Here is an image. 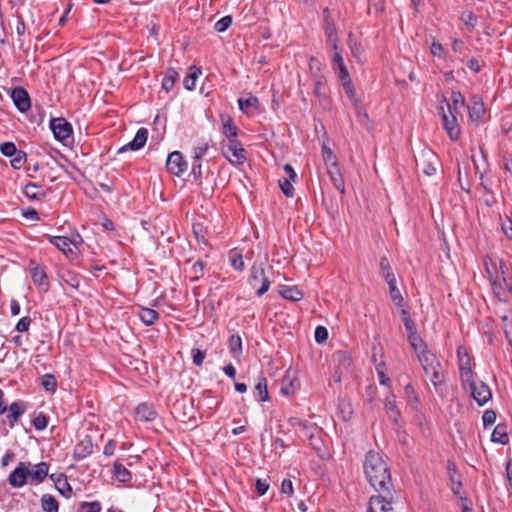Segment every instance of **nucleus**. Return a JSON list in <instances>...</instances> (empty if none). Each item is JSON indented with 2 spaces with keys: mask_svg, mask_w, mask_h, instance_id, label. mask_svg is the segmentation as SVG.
I'll list each match as a JSON object with an SVG mask.
<instances>
[{
  "mask_svg": "<svg viewBox=\"0 0 512 512\" xmlns=\"http://www.w3.org/2000/svg\"><path fill=\"white\" fill-rule=\"evenodd\" d=\"M364 474L370 485L379 492L369 501L368 512H392V480L387 462L382 455L370 450L363 463Z\"/></svg>",
  "mask_w": 512,
  "mask_h": 512,
  "instance_id": "obj_1",
  "label": "nucleus"
},
{
  "mask_svg": "<svg viewBox=\"0 0 512 512\" xmlns=\"http://www.w3.org/2000/svg\"><path fill=\"white\" fill-rule=\"evenodd\" d=\"M418 361L422 366L424 374L429 377L436 392L439 395H442L443 387L445 386V377L440 360L431 351L426 352V354L419 355Z\"/></svg>",
  "mask_w": 512,
  "mask_h": 512,
  "instance_id": "obj_2",
  "label": "nucleus"
},
{
  "mask_svg": "<svg viewBox=\"0 0 512 512\" xmlns=\"http://www.w3.org/2000/svg\"><path fill=\"white\" fill-rule=\"evenodd\" d=\"M221 151L231 164L241 165L246 161V151L237 139L223 140Z\"/></svg>",
  "mask_w": 512,
  "mask_h": 512,
  "instance_id": "obj_3",
  "label": "nucleus"
},
{
  "mask_svg": "<svg viewBox=\"0 0 512 512\" xmlns=\"http://www.w3.org/2000/svg\"><path fill=\"white\" fill-rule=\"evenodd\" d=\"M249 283L256 289L257 296H262L269 290L271 282L265 275L263 263H254L252 265L250 268Z\"/></svg>",
  "mask_w": 512,
  "mask_h": 512,
  "instance_id": "obj_4",
  "label": "nucleus"
},
{
  "mask_svg": "<svg viewBox=\"0 0 512 512\" xmlns=\"http://www.w3.org/2000/svg\"><path fill=\"white\" fill-rule=\"evenodd\" d=\"M457 358L461 385L463 389L466 390L467 383L471 382L472 378L475 377L471 367V358L467 350L462 346L457 348Z\"/></svg>",
  "mask_w": 512,
  "mask_h": 512,
  "instance_id": "obj_5",
  "label": "nucleus"
},
{
  "mask_svg": "<svg viewBox=\"0 0 512 512\" xmlns=\"http://www.w3.org/2000/svg\"><path fill=\"white\" fill-rule=\"evenodd\" d=\"M470 391L472 398L478 405L483 406L492 398V392L489 386L483 381H475L472 378L471 382L467 383V389Z\"/></svg>",
  "mask_w": 512,
  "mask_h": 512,
  "instance_id": "obj_6",
  "label": "nucleus"
},
{
  "mask_svg": "<svg viewBox=\"0 0 512 512\" xmlns=\"http://www.w3.org/2000/svg\"><path fill=\"white\" fill-rule=\"evenodd\" d=\"M50 128L54 137L60 142H65L71 138L73 133L72 125L63 117L51 119Z\"/></svg>",
  "mask_w": 512,
  "mask_h": 512,
  "instance_id": "obj_7",
  "label": "nucleus"
},
{
  "mask_svg": "<svg viewBox=\"0 0 512 512\" xmlns=\"http://www.w3.org/2000/svg\"><path fill=\"white\" fill-rule=\"evenodd\" d=\"M437 155L430 149L423 150L420 157L416 159V167L424 174L431 176L436 172Z\"/></svg>",
  "mask_w": 512,
  "mask_h": 512,
  "instance_id": "obj_8",
  "label": "nucleus"
},
{
  "mask_svg": "<svg viewBox=\"0 0 512 512\" xmlns=\"http://www.w3.org/2000/svg\"><path fill=\"white\" fill-rule=\"evenodd\" d=\"M187 162L179 151H174L168 155L166 161L167 171L173 175L180 176L187 170Z\"/></svg>",
  "mask_w": 512,
  "mask_h": 512,
  "instance_id": "obj_9",
  "label": "nucleus"
},
{
  "mask_svg": "<svg viewBox=\"0 0 512 512\" xmlns=\"http://www.w3.org/2000/svg\"><path fill=\"white\" fill-rule=\"evenodd\" d=\"M29 465L30 464L20 462L18 466L10 473L8 481L11 486L20 488L26 484L29 474Z\"/></svg>",
  "mask_w": 512,
  "mask_h": 512,
  "instance_id": "obj_10",
  "label": "nucleus"
},
{
  "mask_svg": "<svg viewBox=\"0 0 512 512\" xmlns=\"http://www.w3.org/2000/svg\"><path fill=\"white\" fill-rule=\"evenodd\" d=\"M11 98L20 112L25 113L30 109L31 99L28 92L23 87H15L12 89Z\"/></svg>",
  "mask_w": 512,
  "mask_h": 512,
  "instance_id": "obj_11",
  "label": "nucleus"
},
{
  "mask_svg": "<svg viewBox=\"0 0 512 512\" xmlns=\"http://www.w3.org/2000/svg\"><path fill=\"white\" fill-rule=\"evenodd\" d=\"M34 265V262L30 263L31 278L35 285L38 286L40 292H47L49 289L48 277L44 269L38 265Z\"/></svg>",
  "mask_w": 512,
  "mask_h": 512,
  "instance_id": "obj_12",
  "label": "nucleus"
},
{
  "mask_svg": "<svg viewBox=\"0 0 512 512\" xmlns=\"http://www.w3.org/2000/svg\"><path fill=\"white\" fill-rule=\"evenodd\" d=\"M148 138V130L146 128H140L136 132V135L134 136L133 140L127 143L126 145L122 146L118 153L125 152L127 150L136 151L144 147L146 144Z\"/></svg>",
  "mask_w": 512,
  "mask_h": 512,
  "instance_id": "obj_13",
  "label": "nucleus"
},
{
  "mask_svg": "<svg viewBox=\"0 0 512 512\" xmlns=\"http://www.w3.org/2000/svg\"><path fill=\"white\" fill-rule=\"evenodd\" d=\"M442 111V123L447 131L450 139L457 140L460 135V129L457 125V119L456 117L450 112V115H447L444 111V108H440Z\"/></svg>",
  "mask_w": 512,
  "mask_h": 512,
  "instance_id": "obj_14",
  "label": "nucleus"
},
{
  "mask_svg": "<svg viewBox=\"0 0 512 512\" xmlns=\"http://www.w3.org/2000/svg\"><path fill=\"white\" fill-rule=\"evenodd\" d=\"M156 416L157 412L154 407L147 403H141L135 409V417L139 421L151 422L156 418Z\"/></svg>",
  "mask_w": 512,
  "mask_h": 512,
  "instance_id": "obj_15",
  "label": "nucleus"
},
{
  "mask_svg": "<svg viewBox=\"0 0 512 512\" xmlns=\"http://www.w3.org/2000/svg\"><path fill=\"white\" fill-rule=\"evenodd\" d=\"M50 479L54 482L55 488L65 498H70L73 491L67 478L63 474H51Z\"/></svg>",
  "mask_w": 512,
  "mask_h": 512,
  "instance_id": "obj_16",
  "label": "nucleus"
},
{
  "mask_svg": "<svg viewBox=\"0 0 512 512\" xmlns=\"http://www.w3.org/2000/svg\"><path fill=\"white\" fill-rule=\"evenodd\" d=\"M48 240L51 244L56 246L59 250H61L65 255H73L75 254L72 248V241L65 236H48Z\"/></svg>",
  "mask_w": 512,
  "mask_h": 512,
  "instance_id": "obj_17",
  "label": "nucleus"
},
{
  "mask_svg": "<svg viewBox=\"0 0 512 512\" xmlns=\"http://www.w3.org/2000/svg\"><path fill=\"white\" fill-rule=\"evenodd\" d=\"M407 338L411 347L416 353L417 358H419V355L426 354V352H431L421 337L417 334V330L408 332Z\"/></svg>",
  "mask_w": 512,
  "mask_h": 512,
  "instance_id": "obj_18",
  "label": "nucleus"
},
{
  "mask_svg": "<svg viewBox=\"0 0 512 512\" xmlns=\"http://www.w3.org/2000/svg\"><path fill=\"white\" fill-rule=\"evenodd\" d=\"M93 452V443L90 437L77 443L74 447V457L77 460H82L88 457Z\"/></svg>",
  "mask_w": 512,
  "mask_h": 512,
  "instance_id": "obj_19",
  "label": "nucleus"
},
{
  "mask_svg": "<svg viewBox=\"0 0 512 512\" xmlns=\"http://www.w3.org/2000/svg\"><path fill=\"white\" fill-rule=\"evenodd\" d=\"M327 172H328V174L330 176V179H331L334 187L341 194H344L345 193V184H344V179L342 177V174H341V171H340V168H339L338 164L332 165V166H328L327 167Z\"/></svg>",
  "mask_w": 512,
  "mask_h": 512,
  "instance_id": "obj_20",
  "label": "nucleus"
},
{
  "mask_svg": "<svg viewBox=\"0 0 512 512\" xmlns=\"http://www.w3.org/2000/svg\"><path fill=\"white\" fill-rule=\"evenodd\" d=\"M395 398V395L390 391L389 394L385 397L384 406L388 417L394 423H397L398 418L400 416V412L397 408Z\"/></svg>",
  "mask_w": 512,
  "mask_h": 512,
  "instance_id": "obj_21",
  "label": "nucleus"
},
{
  "mask_svg": "<svg viewBox=\"0 0 512 512\" xmlns=\"http://www.w3.org/2000/svg\"><path fill=\"white\" fill-rule=\"evenodd\" d=\"M387 284L389 286V295L393 303L397 306H404V298L401 295L400 290L396 286V278H392L391 275H387Z\"/></svg>",
  "mask_w": 512,
  "mask_h": 512,
  "instance_id": "obj_22",
  "label": "nucleus"
},
{
  "mask_svg": "<svg viewBox=\"0 0 512 512\" xmlns=\"http://www.w3.org/2000/svg\"><path fill=\"white\" fill-rule=\"evenodd\" d=\"M113 476L121 483H128L132 479L131 472L119 461L114 462Z\"/></svg>",
  "mask_w": 512,
  "mask_h": 512,
  "instance_id": "obj_23",
  "label": "nucleus"
},
{
  "mask_svg": "<svg viewBox=\"0 0 512 512\" xmlns=\"http://www.w3.org/2000/svg\"><path fill=\"white\" fill-rule=\"evenodd\" d=\"M25 196L31 200H40L45 197L44 189L35 183H28L23 188Z\"/></svg>",
  "mask_w": 512,
  "mask_h": 512,
  "instance_id": "obj_24",
  "label": "nucleus"
},
{
  "mask_svg": "<svg viewBox=\"0 0 512 512\" xmlns=\"http://www.w3.org/2000/svg\"><path fill=\"white\" fill-rule=\"evenodd\" d=\"M491 441L494 443H499L502 445H506L509 443V436L507 432V427L504 424H498L491 435Z\"/></svg>",
  "mask_w": 512,
  "mask_h": 512,
  "instance_id": "obj_25",
  "label": "nucleus"
},
{
  "mask_svg": "<svg viewBox=\"0 0 512 512\" xmlns=\"http://www.w3.org/2000/svg\"><path fill=\"white\" fill-rule=\"evenodd\" d=\"M49 466L46 462H40L35 465L33 470H29L28 476H30L37 483H41L47 477Z\"/></svg>",
  "mask_w": 512,
  "mask_h": 512,
  "instance_id": "obj_26",
  "label": "nucleus"
},
{
  "mask_svg": "<svg viewBox=\"0 0 512 512\" xmlns=\"http://www.w3.org/2000/svg\"><path fill=\"white\" fill-rule=\"evenodd\" d=\"M255 398L260 402L269 400V394L267 390V380L265 377H259L254 387Z\"/></svg>",
  "mask_w": 512,
  "mask_h": 512,
  "instance_id": "obj_27",
  "label": "nucleus"
},
{
  "mask_svg": "<svg viewBox=\"0 0 512 512\" xmlns=\"http://www.w3.org/2000/svg\"><path fill=\"white\" fill-rule=\"evenodd\" d=\"M138 316L146 326H151L159 318L157 311L151 308L140 307Z\"/></svg>",
  "mask_w": 512,
  "mask_h": 512,
  "instance_id": "obj_28",
  "label": "nucleus"
},
{
  "mask_svg": "<svg viewBox=\"0 0 512 512\" xmlns=\"http://www.w3.org/2000/svg\"><path fill=\"white\" fill-rule=\"evenodd\" d=\"M223 134L226 140L236 139L238 135V128L234 125L233 120L229 116L222 117Z\"/></svg>",
  "mask_w": 512,
  "mask_h": 512,
  "instance_id": "obj_29",
  "label": "nucleus"
},
{
  "mask_svg": "<svg viewBox=\"0 0 512 512\" xmlns=\"http://www.w3.org/2000/svg\"><path fill=\"white\" fill-rule=\"evenodd\" d=\"M9 415L7 416L10 426L13 427L14 423L18 421L20 416L25 412V406L22 402H13L9 406Z\"/></svg>",
  "mask_w": 512,
  "mask_h": 512,
  "instance_id": "obj_30",
  "label": "nucleus"
},
{
  "mask_svg": "<svg viewBox=\"0 0 512 512\" xmlns=\"http://www.w3.org/2000/svg\"><path fill=\"white\" fill-rule=\"evenodd\" d=\"M313 93L324 107L329 104L327 99L326 86L321 78L315 79Z\"/></svg>",
  "mask_w": 512,
  "mask_h": 512,
  "instance_id": "obj_31",
  "label": "nucleus"
},
{
  "mask_svg": "<svg viewBox=\"0 0 512 512\" xmlns=\"http://www.w3.org/2000/svg\"><path fill=\"white\" fill-rule=\"evenodd\" d=\"M279 293L288 300L299 301L303 298V293L296 286H282Z\"/></svg>",
  "mask_w": 512,
  "mask_h": 512,
  "instance_id": "obj_32",
  "label": "nucleus"
},
{
  "mask_svg": "<svg viewBox=\"0 0 512 512\" xmlns=\"http://www.w3.org/2000/svg\"><path fill=\"white\" fill-rule=\"evenodd\" d=\"M41 507L45 512H58V501L50 494H44L41 498Z\"/></svg>",
  "mask_w": 512,
  "mask_h": 512,
  "instance_id": "obj_33",
  "label": "nucleus"
},
{
  "mask_svg": "<svg viewBox=\"0 0 512 512\" xmlns=\"http://www.w3.org/2000/svg\"><path fill=\"white\" fill-rule=\"evenodd\" d=\"M505 337L512 346V312L501 316Z\"/></svg>",
  "mask_w": 512,
  "mask_h": 512,
  "instance_id": "obj_34",
  "label": "nucleus"
},
{
  "mask_svg": "<svg viewBox=\"0 0 512 512\" xmlns=\"http://www.w3.org/2000/svg\"><path fill=\"white\" fill-rule=\"evenodd\" d=\"M178 73L174 69H168L163 80H162V88L169 92L175 84L176 77Z\"/></svg>",
  "mask_w": 512,
  "mask_h": 512,
  "instance_id": "obj_35",
  "label": "nucleus"
},
{
  "mask_svg": "<svg viewBox=\"0 0 512 512\" xmlns=\"http://www.w3.org/2000/svg\"><path fill=\"white\" fill-rule=\"evenodd\" d=\"M229 260L231 266L238 271H242L245 267L242 254L236 250H231L229 253Z\"/></svg>",
  "mask_w": 512,
  "mask_h": 512,
  "instance_id": "obj_36",
  "label": "nucleus"
},
{
  "mask_svg": "<svg viewBox=\"0 0 512 512\" xmlns=\"http://www.w3.org/2000/svg\"><path fill=\"white\" fill-rule=\"evenodd\" d=\"M191 72L188 76L185 77L183 85L187 90H192L195 88V82L198 76L201 74L200 69L195 66L190 68Z\"/></svg>",
  "mask_w": 512,
  "mask_h": 512,
  "instance_id": "obj_37",
  "label": "nucleus"
},
{
  "mask_svg": "<svg viewBox=\"0 0 512 512\" xmlns=\"http://www.w3.org/2000/svg\"><path fill=\"white\" fill-rule=\"evenodd\" d=\"M229 349L234 355H240L242 352V339L238 334H233L229 339Z\"/></svg>",
  "mask_w": 512,
  "mask_h": 512,
  "instance_id": "obj_38",
  "label": "nucleus"
},
{
  "mask_svg": "<svg viewBox=\"0 0 512 512\" xmlns=\"http://www.w3.org/2000/svg\"><path fill=\"white\" fill-rule=\"evenodd\" d=\"M400 315H401V319L404 323L405 329L407 330V333L415 331L416 325H415L414 321L412 320V318L410 317L409 311L405 308H402L400 311Z\"/></svg>",
  "mask_w": 512,
  "mask_h": 512,
  "instance_id": "obj_39",
  "label": "nucleus"
},
{
  "mask_svg": "<svg viewBox=\"0 0 512 512\" xmlns=\"http://www.w3.org/2000/svg\"><path fill=\"white\" fill-rule=\"evenodd\" d=\"M322 157L326 167L338 164L337 158L333 151L326 145H323L322 147Z\"/></svg>",
  "mask_w": 512,
  "mask_h": 512,
  "instance_id": "obj_40",
  "label": "nucleus"
},
{
  "mask_svg": "<svg viewBox=\"0 0 512 512\" xmlns=\"http://www.w3.org/2000/svg\"><path fill=\"white\" fill-rule=\"evenodd\" d=\"M484 114V107L482 103L475 102L469 107V116L472 121H478Z\"/></svg>",
  "mask_w": 512,
  "mask_h": 512,
  "instance_id": "obj_41",
  "label": "nucleus"
},
{
  "mask_svg": "<svg viewBox=\"0 0 512 512\" xmlns=\"http://www.w3.org/2000/svg\"><path fill=\"white\" fill-rule=\"evenodd\" d=\"M258 98L256 96H250L247 99L240 98L238 99V105L240 110L246 111L248 108H257L258 106Z\"/></svg>",
  "mask_w": 512,
  "mask_h": 512,
  "instance_id": "obj_42",
  "label": "nucleus"
},
{
  "mask_svg": "<svg viewBox=\"0 0 512 512\" xmlns=\"http://www.w3.org/2000/svg\"><path fill=\"white\" fill-rule=\"evenodd\" d=\"M205 264L202 260H197L191 267V281H198L203 276Z\"/></svg>",
  "mask_w": 512,
  "mask_h": 512,
  "instance_id": "obj_43",
  "label": "nucleus"
},
{
  "mask_svg": "<svg viewBox=\"0 0 512 512\" xmlns=\"http://www.w3.org/2000/svg\"><path fill=\"white\" fill-rule=\"evenodd\" d=\"M41 384L46 391H54L57 386V380L52 374H45L42 377Z\"/></svg>",
  "mask_w": 512,
  "mask_h": 512,
  "instance_id": "obj_44",
  "label": "nucleus"
},
{
  "mask_svg": "<svg viewBox=\"0 0 512 512\" xmlns=\"http://www.w3.org/2000/svg\"><path fill=\"white\" fill-rule=\"evenodd\" d=\"M80 512H100L101 504L98 501L82 502L79 506Z\"/></svg>",
  "mask_w": 512,
  "mask_h": 512,
  "instance_id": "obj_45",
  "label": "nucleus"
},
{
  "mask_svg": "<svg viewBox=\"0 0 512 512\" xmlns=\"http://www.w3.org/2000/svg\"><path fill=\"white\" fill-rule=\"evenodd\" d=\"M461 20L470 30H472L477 24V17L471 11L463 12L461 15Z\"/></svg>",
  "mask_w": 512,
  "mask_h": 512,
  "instance_id": "obj_46",
  "label": "nucleus"
},
{
  "mask_svg": "<svg viewBox=\"0 0 512 512\" xmlns=\"http://www.w3.org/2000/svg\"><path fill=\"white\" fill-rule=\"evenodd\" d=\"M231 24H232V17L229 15L224 16L223 18H221L220 20H218L215 23L214 29L217 32L222 33V32H225L230 27Z\"/></svg>",
  "mask_w": 512,
  "mask_h": 512,
  "instance_id": "obj_47",
  "label": "nucleus"
},
{
  "mask_svg": "<svg viewBox=\"0 0 512 512\" xmlns=\"http://www.w3.org/2000/svg\"><path fill=\"white\" fill-rule=\"evenodd\" d=\"M404 392H405L406 398L408 400V403H410L411 405L418 403V401H419L418 394L411 384H408L405 386Z\"/></svg>",
  "mask_w": 512,
  "mask_h": 512,
  "instance_id": "obj_48",
  "label": "nucleus"
},
{
  "mask_svg": "<svg viewBox=\"0 0 512 512\" xmlns=\"http://www.w3.org/2000/svg\"><path fill=\"white\" fill-rule=\"evenodd\" d=\"M1 153L6 157H12L18 150L13 142H5L0 145Z\"/></svg>",
  "mask_w": 512,
  "mask_h": 512,
  "instance_id": "obj_49",
  "label": "nucleus"
},
{
  "mask_svg": "<svg viewBox=\"0 0 512 512\" xmlns=\"http://www.w3.org/2000/svg\"><path fill=\"white\" fill-rule=\"evenodd\" d=\"M379 265H380V268H381L382 273H383V277H384L386 282H387V275L388 274L391 275L392 278H396L394 273H393V271H392V268L390 266V263H389L387 257H385V256L381 257Z\"/></svg>",
  "mask_w": 512,
  "mask_h": 512,
  "instance_id": "obj_50",
  "label": "nucleus"
},
{
  "mask_svg": "<svg viewBox=\"0 0 512 512\" xmlns=\"http://www.w3.org/2000/svg\"><path fill=\"white\" fill-rule=\"evenodd\" d=\"M26 157H27V155L25 152L18 151L15 155H13V158L11 160V166L14 169H20L23 166V164L25 163Z\"/></svg>",
  "mask_w": 512,
  "mask_h": 512,
  "instance_id": "obj_51",
  "label": "nucleus"
},
{
  "mask_svg": "<svg viewBox=\"0 0 512 512\" xmlns=\"http://www.w3.org/2000/svg\"><path fill=\"white\" fill-rule=\"evenodd\" d=\"M279 186L282 190V192L287 196V197H292L293 194H294V188L290 182V179H287V178H284V179H280L279 180Z\"/></svg>",
  "mask_w": 512,
  "mask_h": 512,
  "instance_id": "obj_52",
  "label": "nucleus"
},
{
  "mask_svg": "<svg viewBox=\"0 0 512 512\" xmlns=\"http://www.w3.org/2000/svg\"><path fill=\"white\" fill-rule=\"evenodd\" d=\"M33 425L37 430H44L48 425V417L43 413H39L34 418Z\"/></svg>",
  "mask_w": 512,
  "mask_h": 512,
  "instance_id": "obj_53",
  "label": "nucleus"
},
{
  "mask_svg": "<svg viewBox=\"0 0 512 512\" xmlns=\"http://www.w3.org/2000/svg\"><path fill=\"white\" fill-rule=\"evenodd\" d=\"M451 101H452V107H453V109L455 111H457V109L459 107L464 106V103H465L464 97L458 91H453L452 92V94H451Z\"/></svg>",
  "mask_w": 512,
  "mask_h": 512,
  "instance_id": "obj_54",
  "label": "nucleus"
},
{
  "mask_svg": "<svg viewBox=\"0 0 512 512\" xmlns=\"http://www.w3.org/2000/svg\"><path fill=\"white\" fill-rule=\"evenodd\" d=\"M209 148V144L207 142H201L199 143L193 151L194 158L196 160L201 159L206 153Z\"/></svg>",
  "mask_w": 512,
  "mask_h": 512,
  "instance_id": "obj_55",
  "label": "nucleus"
},
{
  "mask_svg": "<svg viewBox=\"0 0 512 512\" xmlns=\"http://www.w3.org/2000/svg\"><path fill=\"white\" fill-rule=\"evenodd\" d=\"M192 359H193V363L196 365V366H201L203 364V361L206 357V353L205 351H202L198 348H194L192 349Z\"/></svg>",
  "mask_w": 512,
  "mask_h": 512,
  "instance_id": "obj_56",
  "label": "nucleus"
},
{
  "mask_svg": "<svg viewBox=\"0 0 512 512\" xmlns=\"http://www.w3.org/2000/svg\"><path fill=\"white\" fill-rule=\"evenodd\" d=\"M326 34H327L328 40L332 43L333 49L337 50L338 46H337V35L335 32V27L330 23H328V25H327Z\"/></svg>",
  "mask_w": 512,
  "mask_h": 512,
  "instance_id": "obj_57",
  "label": "nucleus"
},
{
  "mask_svg": "<svg viewBox=\"0 0 512 512\" xmlns=\"http://www.w3.org/2000/svg\"><path fill=\"white\" fill-rule=\"evenodd\" d=\"M314 336L317 343H323L328 338V331L324 326H317Z\"/></svg>",
  "mask_w": 512,
  "mask_h": 512,
  "instance_id": "obj_58",
  "label": "nucleus"
},
{
  "mask_svg": "<svg viewBox=\"0 0 512 512\" xmlns=\"http://www.w3.org/2000/svg\"><path fill=\"white\" fill-rule=\"evenodd\" d=\"M484 427L491 426L496 421V413L493 410H486L482 415Z\"/></svg>",
  "mask_w": 512,
  "mask_h": 512,
  "instance_id": "obj_59",
  "label": "nucleus"
},
{
  "mask_svg": "<svg viewBox=\"0 0 512 512\" xmlns=\"http://www.w3.org/2000/svg\"><path fill=\"white\" fill-rule=\"evenodd\" d=\"M31 324V319L29 317H22L18 323L16 324V330L18 332H26L28 331Z\"/></svg>",
  "mask_w": 512,
  "mask_h": 512,
  "instance_id": "obj_60",
  "label": "nucleus"
},
{
  "mask_svg": "<svg viewBox=\"0 0 512 512\" xmlns=\"http://www.w3.org/2000/svg\"><path fill=\"white\" fill-rule=\"evenodd\" d=\"M342 86H343V88L345 90V93L348 95V97L351 100H354V98H355V90H354V87H353L351 79L342 82Z\"/></svg>",
  "mask_w": 512,
  "mask_h": 512,
  "instance_id": "obj_61",
  "label": "nucleus"
},
{
  "mask_svg": "<svg viewBox=\"0 0 512 512\" xmlns=\"http://www.w3.org/2000/svg\"><path fill=\"white\" fill-rule=\"evenodd\" d=\"M281 492L289 496L293 494V484L290 479H284L282 481Z\"/></svg>",
  "mask_w": 512,
  "mask_h": 512,
  "instance_id": "obj_62",
  "label": "nucleus"
},
{
  "mask_svg": "<svg viewBox=\"0 0 512 512\" xmlns=\"http://www.w3.org/2000/svg\"><path fill=\"white\" fill-rule=\"evenodd\" d=\"M269 488V484L266 480L257 479L256 481V490L259 495H264Z\"/></svg>",
  "mask_w": 512,
  "mask_h": 512,
  "instance_id": "obj_63",
  "label": "nucleus"
},
{
  "mask_svg": "<svg viewBox=\"0 0 512 512\" xmlns=\"http://www.w3.org/2000/svg\"><path fill=\"white\" fill-rule=\"evenodd\" d=\"M502 230L509 239H512V220L511 219H508L506 222H504L502 224Z\"/></svg>",
  "mask_w": 512,
  "mask_h": 512,
  "instance_id": "obj_64",
  "label": "nucleus"
}]
</instances>
